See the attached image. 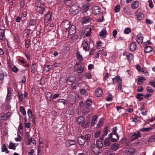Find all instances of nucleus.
<instances>
[{"label":"nucleus","mask_w":155,"mask_h":155,"mask_svg":"<svg viewBox=\"0 0 155 155\" xmlns=\"http://www.w3.org/2000/svg\"><path fill=\"white\" fill-rule=\"evenodd\" d=\"M82 45L83 49L86 51H88L89 50V44L87 39L84 40L83 41Z\"/></svg>","instance_id":"nucleus-7"},{"label":"nucleus","mask_w":155,"mask_h":155,"mask_svg":"<svg viewBox=\"0 0 155 155\" xmlns=\"http://www.w3.org/2000/svg\"><path fill=\"white\" fill-rule=\"evenodd\" d=\"M137 48V46L135 42H131L130 45L129 49L132 51H135Z\"/></svg>","instance_id":"nucleus-9"},{"label":"nucleus","mask_w":155,"mask_h":155,"mask_svg":"<svg viewBox=\"0 0 155 155\" xmlns=\"http://www.w3.org/2000/svg\"><path fill=\"white\" fill-rule=\"evenodd\" d=\"M136 41L137 43L140 45L143 42V38L142 34L140 33L138 34L137 36L136 39Z\"/></svg>","instance_id":"nucleus-16"},{"label":"nucleus","mask_w":155,"mask_h":155,"mask_svg":"<svg viewBox=\"0 0 155 155\" xmlns=\"http://www.w3.org/2000/svg\"><path fill=\"white\" fill-rule=\"evenodd\" d=\"M20 111L24 115H26V112L23 106H21L20 108Z\"/></svg>","instance_id":"nucleus-45"},{"label":"nucleus","mask_w":155,"mask_h":155,"mask_svg":"<svg viewBox=\"0 0 155 155\" xmlns=\"http://www.w3.org/2000/svg\"><path fill=\"white\" fill-rule=\"evenodd\" d=\"M18 97L20 102H22L23 99V95L21 92H18Z\"/></svg>","instance_id":"nucleus-48"},{"label":"nucleus","mask_w":155,"mask_h":155,"mask_svg":"<svg viewBox=\"0 0 155 155\" xmlns=\"http://www.w3.org/2000/svg\"><path fill=\"white\" fill-rule=\"evenodd\" d=\"M80 93L82 94L85 95V96L88 95V93L85 89H82L80 90Z\"/></svg>","instance_id":"nucleus-43"},{"label":"nucleus","mask_w":155,"mask_h":155,"mask_svg":"<svg viewBox=\"0 0 155 155\" xmlns=\"http://www.w3.org/2000/svg\"><path fill=\"white\" fill-rule=\"evenodd\" d=\"M90 5L88 4L84 5H83V10L84 12H87L89 9Z\"/></svg>","instance_id":"nucleus-39"},{"label":"nucleus","mask_w":155,"mask_h":155,"mask_svg":"<svg viewBox=\"0 0 155 155\" xmlns=\"http://www.w3.org/2000/svg\"><path fill=\"white\" fill-rule=\"evenodd\" d=\"M66 113L69 115H72L73 114V111L70 108H68L66 110Z\"/></svg>","instance_id":"nucleus-37"},{"label":"nucleus","mask_w":155,"mask_h":155,"mask_svg":"<svg viewBox=\"0 0 155 155\" xmlns=\"http://www.w3.org/2000/svg\"><path fill=\"white\" fill-rule=\"evenodd\" d=\"M12 89L11 88H8V93L7 97L8 99H9L12 95Z\"/></svg>","instance_id":"nucleus-36"},{"label":"nucleus","mask_w":155,"mask_h":155,"mask_svg":"<svg viewBox=\"0 0 155 155\" xmlns=\"http://www.w3.org/2000/svg\"><path fill=\"white\" fill-rule=\"evenodd\" d=\"M37 9L39 12L40 14H43L45 10V8L44 7V6L42 8H38V9Z\"/></svg>","instance_id":"nucleus-42"},{"label":"nucleus","mask_w":155,"mask_h":155,"mask_svg":"<svg viewBox=\"0 0 155 155\" xmlns=\"http://www.w3.org/2000/svg\"><path fill=\"white\" fill-rule=\"evenodd\" d=\"M76 98L75 96L71 95H69L66 101L67 104L70 105H73L75 101Z\"/></svg>","instance_id":"nucleus-2"},{"label":"nucleus","mask_w":155,"mask_h":155,"mask_svg":"<svg viewBox=\"0 0 155 155\" xmlns=\"http://www.w3.org/2000/svg\"><path fill=\"white\" fill-rule=\"evenodd\" d=\"M17 146V144H16L15 143H14L12 142H11L10 143L8 148L10 149H12L14 150H15L16 149V147Z\"/></svg>","instance_id":"nucleus-27"},{"label":"nucleus","mask_w":155,"mask_h":155,"mask_svg":"<svg viewBox=\"0 0 155 155\" xmlns=\"http://www.w3.org/2000/svg\"><path fill=\"white\" fill-rule=\"evenodd\" d=\"M90 111V109L89 107H86V108L83 110V112L84 114H87Z\"/></svg>","instance_id":"nucleus-47"},{"label":"nucleus","mask_w":155,"mask_h":155,"mask_svg":"<svg viewBox=\"0 0 155 155\" xmlns=\"http://www.w3.org/2000/svg\"><path fill=\"white\" fill-rule=\"evenodd\" d=\"M28 114L29 118H31L32 117V112L30 110H28Z\"/></svg>","instance_id":"nucleus-56"},{"label":"nucleus","mask_w":155,"mask_h":155,"mask_svg":"<svg viewBox=\"0 0 155 155\" xmlns=\"http://www.w3.org/2000/svg\"><path fill=\"white\" fill-rule=\"evenodd\" d=\"M117 127H114L113 128V135L115 136L117 138H112L111 139V141L112 142H115L119 140V136L118 134L117 133Z\"/></svg>","instance_id":"nucleus-3"},{"label":"nucleus","mask_w":155,"mask_h":155,"mask_svg":"<svg viewBox=\"0 0 155 155\" xmlns=\"http://www.w3.org/2000/svg\"><path fill=\"white\" fill-rule=\"evenodd\" d=\"M136 68L138 71H140L141 72H144L143 69L141 68L139 65L136 66Z\"/></svg>","instance_id":"nucleus-53"},{"label":"nucleus","mask_w":155,"mask_h":155,"mask_svg":"<svg viewBox=\"0 0 155 155\" xmlns=\"http://www.w3.org/2000/svg\"><path fill=\"white\" fill-rule=\"evenodd\" d=\"M102 132L100 130H97L96 131L94 134V136L95 137L97 138L100 137V135L101 134Z\"/></svg>","instance_id":"nucleus-41"},{"label":"nucleus","mask_w":155,"mask_h":155,"mask_svg":"<svg viewBox=\"0 0 155 155\" xmlns=\"http://www.w3.org/2000/svg\"><path fill=\"white\" fill-rule=\"evenodd\" d=\"M118 91L120 92H122V86L121 85V84H119L118 85Z\"/></svg>","instance_id":"nucleus-54"},{"label":"nucleus","mask_w":155,"mask_h":155,"mask_svg":"<svg viewBox=\"0 0 155 155\" xmlns=\"http://www.w3.org/2000/svg\"><path fill=\"white\" fill-rule=\"evenodd\" d=\"M101 10V8L99 6H95L93 8V13L95 15H97L100 12Z\"/></svg>","instance_id":"nucleus-10"},{"label":"nucleus","mask_w":155,"mask_h":155,"mask_svg":"<svg viewBox=\"0 0 155 155\" xmlns=\"http://www.w3.org/2000/svg\"><path fill=\"white\" fill-rule=\"evenodd\" d=\"M12 70L14 72L17 73L18 71V69L15 66H14L12 68Z\"/></svg>","instance_id":"nucleus-63"},{"label":"nucleus","mask_w":155,"mask_h":155,"mask_svg":"<svg viewBox=\"0 0 155 155\" xmlns=\"http://www.w3.org/2000/svg\"><path fill=\"white\" fill-rule=\"evenodd\" d=\"M143 88L142 86H140L138 87L137 91L139 92H142L143 91Z\"/></svg>","instance_id":"nucleus-64"},{"label":"nucleus","mask_w":155,"mask_h":155,"mask_svg":"<svg viewBox=\"0 0 155 155\" xmlns=\"http://www.w3.org/2000/svg\"><path fill=\"white\" fill-rule=\"evenodd\" d=\"M148 141L150 142L155 141V136H153L150 137L148 139Z\"/></svg>","instance_id":"nucleus-52"},{"label":"nucleus","mask_w":155,"mask_h":155,"mask_svg":"<svg viewBox=\"0 0 155 155\" xmlns=\"http://www.w3.org/2000/svg\"><path fill=\"white\" fill-rule=\"evenodd\" d=\"M135 14L137 17V20H141L144 18V15L141 12V10L140 9H138L135 12Z\"/></svg>","instance_id":"nucleus-5"},{"label":"nucleus","mask_w":155,"mask_h":155,"mask_svg":"<svg viewBox=\"0 0 155 155\" xmlns=\"http://www.w3.org/2000/svg\"><path fill=\"white\" fill-rule=\"evenodd\" d=\"M103 123V121L102 119H100L97 124V127H101Z\"/></svg>","instance_id":"nucleus-55"},{"label":"nucleus","mask_w":155,"mask_h":155,"mask_svg":"<svg viewBox=\"0 0 155 155\" xmlns=\"http://www.w3.org/2000/svg\"><path fill=\"white\" fill-rule=\"evenodd\" d=\"M153 50V48L151 46H147L144 48V51L146 53L150 52Z\"/></svg>","instance_id":"nucleus-24"},{"label":"nucleus","mask_w":155,"mask_h":155,"mask_svg":"<svg viewBox=\"0 0 155 155\" xmlns=\"http://www.w3.org/2000/svg\"><path fill=\"white\" fill-rule=\"evenodd\" d=\"M138 81L140 83H143L146 80L145 78L143 77H140L138 78L137 79Z\"/></svg>","instance_id":"nucleus-44"},{"label":"nucleus","mask_w":155,"mask_h":155,"mask_svg":"<svg viewBox=\"0 0 155 155\" xmlns=\"http://www.w3.org/2000/svg\"><path fill=\"white\" fill-rule=\"evenodd\" d=\"M51 18V15L50 13H48L46 15L45 20L47 21H50Z\"/></svg>","instance_id":"nucleus-40"},{"label":"nucleus","mask_w":155,"mask_h":155,"mask_svg":"<svg viewBox=\"0 0 155 155\" xmlns=\"http://www.w3.org/2000/svg\"><path fill=\"white\" fill-rule=\"evenodd\" d=\"M85 120L84 117L81 116H79L77 119V123L78 124H82L83 122Z\"/></svg>","instance_id":"nucleus-23"},{"label":"nucleus","mask_w":155,"mask_h":155,"mask_svg":"<svg viewBox=\"0 0 155 155\" xmlns=\"http://www.w3.org/2000/svg\"><path fill=\"white\" fill-rule=\"evenodd\" d=\"M85 137L81 135L79 137L77 138V141L78 144L81 145H84L86 142H89L90 140L91 135L86 134Z\"/></svg>","instance_id":"nucleus-1"},{"label":"nucleus","mask_w":155,"mask_h":155,"mask_svg":"<svg viewBox=\"0 0 155 155\" xmlns=\"http://www.w3.org/2000/svg\"><path fill=\"white\" fill-rule=\"evenodd\" d=\"M107 31L106 29V28H104L101 30L99 34V36L103 38H105L107 35Z\"/></svg>","instance_id":"nucleus-15"},{"label":"nucleus","mask_w":155,"mask_h":155,"mask_svg":"<svg viewBox=\"0 0 155 155\" xmlns=\"http://www.w3.org/2000/svg\"><path fill=\"white\" fill-rule=\"evenodd\" d=\"M22 126H23L22 124L21 123L20 124L19 126L18 130H19V132L20 133H21V132L22 131V130H23Z\"/></svg>","instance_id":"nucleus-59"},{"label":"nucleus","mask_w":155,"mask_h":155,"mask_svg":"<svg viewBox=\"0 0 155 155\" xmlns=\"http://www.w3.org/2000/svg\"><path fill=\"white\" fill-rule=\"evenodd\" d=\"M30 41L29 40L26 41L25 42V46L27 48H28L29 46Z\"/></svg>","instance_id":"nucleus-62"},{"label":"nucleus","mask_w":155,"mask_h":155,"mask_svg":"<svg viewBox=\"0 0 155 155\" xmlns=\"http://www.w3.org/2000/svg\"><path fill=\"white\" fill-rule=\"evenodd\" d=\"M144 95L143 94L137 93L136 94V97L139 101H141L143 99Z\"/></svg>","instance_id":"nucleus-28"},{"label":"nucleus","mask_w":155,"mask_h":155,"mask_svg":"<svg viewBox=\"0 0 155 155\" xmlns=\"http://www.w3.org/2000/svg\"><path fill=\"white\" fill-rule=\"evenodd\" d=\"M120 6L119 5H118L115 6L114 8L115 12L116 13L118 12L120 9Z\"/></svg>","instance_id":"nucleus-49"},{"label":"nucleus","mask_w":155,"mask_h":155,"mask_svg":"<svg viewBox=\"0 0 155 155\" xmlns=\"http://www.w3.org/2000/svg\"><path fill=\"white\" fill-rule=\"evenodd\" d=\"M75 33V29L74 26H71L69 30V33L71 35H72Z\"/></svg>","instance_id":"nucleus-25"},{"label":"nucleus","mask_w":155,"mask_h":155,"mask_svg":"<svg viewBox=\"0 0 155 155\" xmlns=\"http://www.w3.org/2000/svg\"><path fill=\"white\" fill-rule=\"evenodd\" d=\"M91 148L92 151L94 153L98 155L101 154V149L97 147L95 145H92L91 146Z\"/></svg>","instance_id":"nucleus-4"},{"label":"nucleus","mask_w":155,"mask_h":155,"mask_svg":"<svg viewBox=\"0 0 155 155\" xmlns=\"http://www.w3.org/2000/svg\"><path fill=\"white\" fill-rule=\"evenodd\" d=\"M35 4L37 7V9L42 8L44 6L43 3L39 0H37L35 3Z\"/></svg>","instance_id":"nucleus-18"},{"label":"nucleus","mask_w":155,"mask_h":155,"mask_svg":"<svg viewBox=\"0 0 155 155\" xmlns=\"http://www.w3.org/2000/svg\"><path fill=\"white\" fill-rule=\"evenodd\" d=\"M120 145L117 143H114L110 146V150L112 151H116L119 148Z\"/></svg>","instance_id":"nucleus-14"},{"label":"nucleus","mask_w":155,"mask_h":155,"mask_svg":"<svg viewBox=\"0 0 155 155\" xmlns=\"http://www.w3.org/2000/svg\"><path fill=\"white\" fill-rule=\"evenodd\" d=\"M124 12L127 15H130L131 13L129 9V7L128 6H126L124 8Z\"/></svg>","instance_id":"nucleus-26"},{"label":"nucleus","mask_w":155,"mask_h":155,"mask_svg":"<svg viewBox=\"0 0 155 155\" xmlns=\"http://www.w3.org/2000/svg\"><path fill=\"white\" fill-rule=\"evenodd\" d=\"M76 57L77 59H78L80 61H82L83 59L82 56L80 54L79 51H78L76 53Z\"/></svg>","instance_id":"nucleus-35"},{"label":"nucleus","mask_w":155,"mask_h":155,"mask_svg":"<svg viewBox=\"0 0 155 155\" xmlns=\"http://www.w3.org/2000/svg\"><path fill=\"white\" fill-rule=\"evenodd\" d=\"M2 152L5 151L7 153H9V151L7 149L5 145L4 144H3L2 147Z\"/></svg>","instance_id":"nucleus-34"},{"label":"nucleus","mask_w":155,"mask_h":155,"mask_svg":"<svg viewBox=\"0 0 155 155\" xmlns=\"http://www.w3.org/2000/svg\"><path fill=\"white\" fill-rule=\"evenodd\" d=\"M140 137V134L139 132H138L137 133H134L132 135L131 140L132 141L134 140L137 139Z\"/></svg>","instance_id":"nucleus-17"},{"label":"nucleus","mask_w":155,"mask_h":155,"mask_svg":"<svg viewBox=\"0 0 155 155\" xmlns=\"http://www.w3.org/2000/svg\"><path fill=\"white\" fill-rule=\"evenodd\" d=\"M92 104V100L90 99H88L86 100L85 107H90Z\"/></svg>","instance_id":"nucleus-30"},{"label":"nucleus","mask_w":155,"mask_h":155,"mask_svg":"<svg viewBox=\"0 0 155 155\" xmlns=\"http://www.w3.org/2000/svg\"><path fill=\"white\" fill-rule=\"evenodd\" d=\"M131 30L129 28H127L125 29L124 31V33L126 34H129L131 32Z\"/></svg>","instance_id":"nucleus-46"},{"label":"nucleus","mask_w":155,"mask_h":155,"mask_svg":"<svg viewBox=\"0 0 155 155\" xmlns=\"http://www.w3.org/2000/svg\"><path fill=\"white\" fill-rule=\"evenodd\" d=\"M74 70L79 73L83 72L84 69V67L81 65L77 67H74Z\"/></svg>","instance_id":"nucleus-13"},{"label":"nucleus","mask_w":155,"mask_h":155,"mask_svg":"<svg viewBox=\"0 0 155 155\" xmlns=\"http://www.w3.org/2000/svg\"><path fill=\"white\" fill-rule=\"evenodd\" d=\"M94 145H96L97 147H99L101 149L103 147V144L102 142L100 140H98L97 141L96 144H94Z\"/></svg>","instance_id":"nucleus-31"},{"label":"nucleus","mask_w":155,"mask_h":155,"mask_svg":"<svg viewBox=\"0 0 155 155\" xmlns=\"http://www.w3.org/2000/svg\"><path fill=\"white\" fill-rule=\"evenodd\" d=\"M103 94V90L100 88L96 89L95 91V95L97 97H101Z\"/></svg>","instance_id":"nucleus-11"},{"label":"nucleus","mask_w":155,"mask_h":155,"mask_svg":"<svg viewBox=\"0 0 155 155\" xmlns=\"http://www.w3.org/2000/svg\"><path fill=\"white\" fill-rule=\"evenodd\" d=\"M70 22L68 20L64 21L61 24V26L64 29H68L70 27Z\"/></svg>","instance_id":"nucleus-6"},{"label":"nucleus","mask_w":155,"mask_h":155,"mask_svg":"<svg viewBox=\"0 0 155 155\" xmlns=\"http://www.w3.org/2000/svg\"><path fill=\"white\" fill-rule=\"evenodd\" d=\"M149 83L151 86L155 87V80H151L149 82Z\"/></svg>","instance_id":"nucleus-58"},{"label":"nucleus","mask_w":155,"mask_h":155,"mask_svg":"<svg viewBox=\"0 0 155 155\" xmlns=\"http://www.w3.org/2000/svg\"><path fill=\"white\" fill-rule=\"evenodd\" d=\"M52 94L51 93L48 92L46 93V97L47 98L49 101H50L52 97Z\"/></svg>","instance_id":"nucleus-38"},{"label":"nucleus","mask_w":155,"mask_h":155,"mask_svg":"<svg viewBox=\"0 0 155 155\" xmlns=\"http://www.w3.org/2000/svg\"><path fill=\"white\" fill-rule=\"evenodd\" d=\"M89 125V123L87 121H84L81 124L82 127L84 128H86L88 127Z\"/></svg>","instance_id":"nucleus-33"},{"label":"nucleus","mask_w":155,"mask_h":155,"mask_svg":"<svg viewBox=\"0 0 155 155\" xmlns=\"http://www.w3.org/2000/svg\"><path fill=\"white\" fill-rule=\"evenodd\" d=\"M92 20V18L89 16H86L83 18L81 20V22L83 24H86Z\"/></svg>","instance_id":"nucleus-12"},{"label":"nucleus","mask_w":155,"mask_h":155,"mask_svg":"<svg viewBox=\"0 0 155 155\" xmlns=\"http://www.w3.org/2000/svg\"><path fill=\"white\" fill-rule=\"evenodd\" d=\"M148 2L149 3V7L151 8H153V5L152 0H148Z\"/></svg>","instance_id":"nucleus-57"},{"label":"nucleus","mask_w":155,"mask_h":155,"mask_svg":"<svg viewBox=\"0 0 155 155\" xmlns=\"http://www.w3.org/2000/svg\"><path fill=\"white\" fill-rule=\"evenodd\" d=\"M37 65L36 64H32L31 66V72L34 73L37 71Z\"/></svg>","instance_id":"nucleus-32"},{"label":"nucleus","mask_w":155,"mask_h":155,"mask_svg":"<svg viewBox=\"0 0 155 155\" xmlns=\"http://www.w3.org/2000/svg\"><path fill=\"white\" fill-rule=\"evenodd\" d=\"M104 145L106 146H109L111 144L110 139L108 138H105L104 140Z\"/></svg>","instance_id":"nucleus-29"},{"label":"nucleus","mask_w":155,"mask_h":155,"mask_svg":"<svg viewBox=\"0 0 155 155\" xmlns=\"http://www.w3.org/2000/svg\"><path fill=\"white\" fill-rule=\"evenodd\" d=\"M139 2L138 1H135L133 2L131 4V7L133 9H135L138 7Z\"/></svg>","instance_id":"nucleus-20"},{"label":"nucleus","mask_w":155,"mask_h":155,"mask_svg":"<svg viewBox=\"0 0 155 155\" xmlns=\"http://www.w3.org/2000/svg\"><path fill=\"white\" fill-rule=\"evenodd\" d=\"M94 68V65L92 64H89L88 66V69L89 70H92V69Z\"/></svg>","instance_id":"nucleus-60"},{"label":"nucleus","mask_w":155,"mask_h":155,"mask_svg":"<svg viewBox=\"0 0 155 155\" xmlns=\"http://www.w3.org/2000/svg\"><path fill=\"white\" fill-rule=\"evenodd\" d=\"M125 54L126 55L128 61H130L133 59L134 55L133 54L129 53H124V55H125Z\"/></svg>","instance_id":"nucleus-21"},{"label":"nucleus","mask_w":155,"mask_h":155,"mask_svg":"<svg viewBox=\"0 0 155 155\" xmlns=\"http://www.w3.org/2000/svg\"><path fill=\"white\" fill-rule=\"evenodd\" d=\"M147 91L149 93H153L154 91V89H152L151 87L149 86H147L146 87Z\"/></svg>","instance_id":"nucleus-51"},{"label":"nucleus","mask_w":155,"mask_h":155,"mask_svg":"<svg viewBox=\"0 0 155 155\" xmlns=\"http://www.w3.org/2000/svg\"><path fill=\"white\" fill-rule=\"evenodd\" d=\"M5 29H0V39L3 40L5 38Z\"/></svg>","instance_id":"nucleus-22"},{"label":"nucleus","mask_w":155,"mask_h":155,"mask_svg":"<svg viewBox=\"0 0 155 155\" xmlns=\"http://www.w3.org/2000/svg\"><path fill=\"white\" fill-rule=\"evenodd\" d=\"M5 115L4 114H0V121H2L5 119Z\"/></svg>","instance_id":"nucleus-61"},{"label":"nucleus","mask_w":155,"mask_h":155,"mask_svg":"<svg viewBox=\"0 0 155 155\" xmlns=\"http://www.w3.org/2000/svg\"><path fill=\"white\" fill-rule=\"evenodd\" d=\"M112 80L113 84H117V83L118 84H121L122 83L121 79H120V77L118 75L116 76L114 78L112 79Z\"/></svg>","instance_id":"nucleus-8"},{"label":"nucleus","mask_w":155,"mask_h":155,"mask_svg":"<svg viewBox=\"0 0 155 155\" xmlns=\"http://www.w3.org/2000/svg\"><path fill=\"white\" fill-rule=\"evenodd\" d=\"M37 21L35 20H31L29 22V25L30 26H33L36 24Z\"/></svg>","instance_id":"nucleus-50"},{"label":"nucleus","mask_w":155,"mask_h":155,"mask_svg":"<svg viewBox=\"0 0 155 155\" xmlns=\"http://www.w3.org/2000/svg\"><path fill=\"white\" fill-rule=\"evenodd\" d=\"M108 132V131L107 129V127H106L104 128V131L103 132V133L101 135V137L100 138V139L101 140H104V137L107 135Z\"/></svg>","instance_id":"nucleus-19"}]
</instances>
